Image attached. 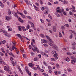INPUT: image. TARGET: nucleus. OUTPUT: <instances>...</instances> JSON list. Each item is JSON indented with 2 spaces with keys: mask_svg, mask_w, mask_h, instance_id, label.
Masks as SVG:
<instances>
[{
  "mask_svg": "<svg viewBox=\"0 0 76 76\" xmlns=\"http://www.w3.org/2000/svg\"><path fill=\"white\" fill-rule=\"evenodd\" d=\"M36 66L37 68H38V69H40V67H39V65H36Z\"/></svg>",
  "mask_w": 76,
  "mask_h": 76,
  "instance_id": "5fc2aeb1",
  "label": "nucleus"
},
{
  "mask_svg": "<svg viewBox=\"0 0 76 76\" xmlns=\"http://www.w3.org/2000/svg\"><path fill=\"white\" fill-rule=\"evenodd\" d=\"M68 70L69 72H72V69L69 68H68Z\"/></svg>",
  "mask_w": 76,
  "mask_h": 76,
  "instance_id": "cd10ccee",
  "label": "nucleus"
},
{
  "mask_svg": "<svg viewBox=\"0 0 76 76\" xmlns=\"http://www.w3.org/2000/svg\"><path fill=\"white\" fill-rule=\"evenodd\" d=\"M4 69L6 71H7V72H8L10 74H11V70H10V67L8 66L7 67L6 66H5L4 67Z\"/></svg>",
  "mask_w": 76,
  "mask_h": 76,
  "instance_id": "f257e3e1",
  "label": "nucleus"
},
{
  "mask_svg": "<svg viewBox=\"0 0 76 76\" xmlns=\"http://www.w3.org/2000/svg\"><path fill=\"white\" fill-rule=\"evenodd\" d=\"M62 12L64 15H66V13H67V12H65L64 10L63 9H62Z\"/></svg>",
  "mask_w": 76,
  "mask_h": 76,
  "instance_id": "f3484780",
  "label": "nucleus"
},
{
  "mask_svg": "<svg viewBox=\"0 0 76 76\" xmlns=\"http://www.w3.org/2000/svg\"><path fill=\"white\" fill-rule=\"evenodd\" d=\"M40 36L42 38H44V35L43 34H40Z\"/></svg>",
  "mask_w": 76,
  "mask_h": 76,
  "instance_id": "a878e982",
  "label": "nucleus"
},
{
  "mask_svg": "<svg viewBox=\"0 0 76 76\" xmlns=\"http://www.w3.org/2000/svg\"><path fill=\"white\" fill-rule=\"evenodd\" d=\"M61 28H62V29H65V27H64V26H61Z\"/></svg>",
  "mask_w": 76,
  "mask_h": 76,
  "instance_id": "774afa93",
  "label": "nucleus"
},
{
  "mask_svg": "<svg viewBox=\"0 0 76 76\" xmlns=\"http://www.w3.org/2000/svg\"><path fill=\"white\" fill-rule=\"evenodd\" d=\"M69 14H70V15H73V13L72 12L70 11V12H69Z\"/></svg>",
  "mask_w": 76,
  "mask_h": 76,
  "instance_id": "bf43d9fd",
  "label": "nucleus"
},
{
  "mask_svg": "<svg viewBox=\"0 0 76 76\" xmlns=\"http://www.w3.org/2000/svg\"><path fill=\"white\" fill-rule=\"evenodd\" d=\"M26 72H27V73L29 76H31V72H29V70L27 71H26Z\"/></svg>",
  "mask_w": 76,
  "mask_h": 76,
  "instance_id": "6e6552de",
  "label": "nucleus"
},
{
  "mask_svg": "<svg viewBox=\"0 0 76 76\" xmlns=\"http://www.w3.org/2000/svg\"><path fill=\"white\" fill-rule=\"evenodd\" d=\"M53 48L54 49H55L56 50H57V47L56 46H53Z\"/></svg>",
  "mask_w": 76,
  "mask_h": 76,
  "instance_id": "bb28decb",
  "label": "nucleus"
},
{
  "mask_svg": "<svg viewBox=\"0 0 76 76\" xmlns=\"http://www.w3.org/2000/svg\"><path fill=\"white\" fill-rule=\"evenodd\" d=\"M30 23L31 25V26L32 27V28H34V24H33V23L31 22H30Z\"/></svg>",
  "mask_w": 76,
  "mask_h": 76,
  "instance_id": "a211bd4d",
  "label": "nucleus"
},
{
  "mask_svg": "<svg viewBox=\"0 0 76 76\" xmlns=\"http://www.w3.org/2000/svg\"><path fill=\"white\" fill-rule=\"evenodd\" d=\"M12 28H10L8 29V31H12Z\"/></svg>",
  "mask_w": 76,
  "mask_h": 76,
  "instance_id": "79ce46f5",
  "label": "nucleus"
},
{
  "mask_svg": "<svg viewBox=\"0 0 76 76\" xmlns=\"http://www.w3.org/2000/svg\"><path fill=\"white\" fill-rule=\"evenodd\" d=\"M71 58L72 60H74L75 61H76V58H75V57L73 56H71Z\"/></svg>",
  "mask_w": 76,
  "mask_h": 76,
  "instance_id": "0eeeda50",
  "label": "nucleus"
},
{
  "mask_svg": "<svg viewBox=\"0 0 76 76\" xmlns=\"http://www.w3.org/2000/svg\"><path fill=\"white\" fill-rule=\"evenodd\" d=\"M35 9L36 10H37V11H38V8L37 7L35 8Z\"/></svg>",
  "mask_w": 76,
  "mask_h": 76,
  "instance_id": "8fccbe9b",
  "label": "nucleus"
},
{
  "mask_svg": "<svg viewBox=\"0 0 76 76\" xmlns=\"http://www.w3.org/2000/svg\"><path fill=\"white\" fill-rule=\"evenodd\" d=\"M44 14L45 15H47L48 14V12L47 11H45L44 12Z\"/></svg>",
  "mask_w": 76,
  "mask_h": 76,
  "instance_id": "72a5a7b5",
  "label": "nucleus"
},
{
  "mask_svg": "<svg viewBox=\"0 0 76 76\" xmlns=\"http://www.w3.org/2000/svg\"><path fill=\"white\" fill-rule=\"evenodd\" d=\"M15 62L14 61H12V63L13 66H15V64H16V61H15Z\"/></svg>",
  "mask_w": 76,
  "mask_h": 76,
  "instance_id": "4be33fe9",
  "label": "nucleus"
},
{
  "mask_svg": "<svg viewBox=\"0 0 76 76\" xmlns=\"http://www.w3.org/2000/svg\"><path fill=\"white\" fill-rule=\"evenodd\" d=\"M65 26H66V27H67L68 28L69 27V24H66L64 25Z\"/></svg>",
  "mask_w": 76,
  "mask_h": 76,
  "instance_id": "473e14b6",
  "label": "nucleus"
},
{
  "mask_svg": "<svg viewBox=\"0 0 76 76\" xmlns=\"http://www.w3.org/2000/svg\"><path fill=\"white\" fill-rule=\"evenodd\" d=\"M66 60L67 61L69 62L70 61V59H69V58L67 57L66 58Z\"/></svg>",
  "mask_w": 76,
  "mask_h": 76,
  "instance_id": "c756f323",
  "label": "nucleus"
},
{
  "mask_svg": "<svg viewBox=\"0 0 76 76\" xmlns=\"http://www.w3.org/2000/svg\"><path fill=\"white\" fill-rule=\"evenodd\" d=\"M71 62L72 64H74L75 61L74 60H72L71 61Z\"/></svg>",
  "mask_w": 76,
  "mask_h": 76,
  "instance_id": "c85d7f7f",
  "label": "nucleus"
},
{
  "mask_svg": "<svg viewBox=\"0 0 76 76\" xmlns=\"http://www.w3.org/2000/svg\"><path fill=\"white\" fill-rule=\"evenodd\" d=\"M14 16L15 17H17V13L16 12H15Z\"/></svg>",
  "mask_w": 76,
  "mask_h": 76,
  "instance_id": "de8ad7c7",
  "label": "nucleus"
},
{
  "mask_svg": "<svg viewBox=\"0 0 76 76\" xmlns=\"http://www.w3.org/2000/svg\"><path fill=\"white\" fill-rule=\"evenodd\" d=\"M44 42L45 43V44H47V41L45 40H44Z\"/></svg>",
  "mask_w": 76,
  "mask_h": 76,
  "instance_id": "338daca9",
  "label": "nucleus"
},
{
  "mask_svg": "<svg viewBox=\"0 0 76 76\" xmlns=\"http://www.w3.org/2000/svg\"><path fill=\"white\" fill-rule=\"evenodd\" d=\"M44 55L45 56V57H48V56H48V55L46 54L45 53H44Z\"/></svg>",
  "mask_w": 76,
  "mask_h": 76,
  "instance_id": "4c0bfd02",
  "label": "nucleus"
},
{
  "mask_svg": "<svg viewBox=\"0 0 76 76\" xmlns=\"http://www.w3.org/2000/svg\"><path fill=\"white\" fill-rule=\"evenodd\" d=\"M56 12L58 13H60L62 12V11H61V10H57Z\"/></svg>",
  "mask_w": 76,
  "mask_h": 76,
  "instance_id": "6ab92c4d",
  "label": "nucleus"
},
{
  "mask_svg": "<svg viewBox=\"0 0 76 76\" xmlns=\"http://www.w3.org/2000/svg\"><path fill=\"white\" fill-rule=\"evenodd\" d=\"M6 41L4 40L2 41V43L3 44H5L6 43Z\"/></svg>",
  "mask_w": 76,
  "mask_h": 76,
  "instance_id": "4d7b16f0",
  "label": "nucleus"
},
{
  "mask_svg": "<svg viewBox=\"0 0 76 76\" xmlns=\"http://www.w3.org/2000/svg\"><path fill=\"white\" fill-rule=\"evenodd\" d=\"M28 65L30 67H33L34 66V64L31 63H29Z\"/></svg>",
  "mask_w": 76,
  "mask_h": 76,
  "instance_id": "ddd939ff",
  "label": "nucleus"
},
{
  "mask_svg": "<svg viewBox=\"0 0 76 76\" xmlns=\"http://www.w3.org/2000/svg\"><path fill=\"white\" fill-rule=\"evenodd\" d=\"M56 16H57V17H60V14H57L56 15Z\"/></svg>",
  "mask_w": 76,
  "mask_h": 76,
  "instance_id": "052dcab7",
  "label": "nucleus"
},
{
  "mask_svg": "<svg viewBox=\"0 0 76 76\" xmlns=\"http://www.w3.org/2000/svg\"><path fill=\"white\" fill-rule=\"evenodd\" d=\"M48 5H49V6H51V4L50 2H48Z\"/></svg>",
  "mask_w": 76,
  "mask_h": 76,
  "instance_id": "864d4df0",
  "label": "nucleus"
},
{
  "mask_svg": "<svg viewBox=\"0 0 76 76\" xmlns=\"http://www.w3.org/2000/svg\"><path fill=\"white\" fill-rule=\"evenodd\" d=\"M53 31L55 32H56V27L55 26H53Z\"/></svg>",
  "mask_w": 76,
  "mask_h": 76,
  "instance_id": "1a4fd4ad",
  "label": "nucleus"
},
{
  "mask_svg": "<svg viewBox=\"0 0 76 76\" xmlns=\"http://www.w3.org/2000/svg\"><path fill=\"white\" fill-rule=\"evenodd\" d=\"M38 60V58H35L34 59V61H37Z\"/></svg>",
  "mask_w": 76,
  "mask_h": 76,
  "instance_id": "7c9ffc66",
  "label": "nucleus"
},
{
  "mask_svg": "<svg viewBox=\"0 0 76 76\" xmlns=\"http://www.w3.org/2000/svg\"><path fill=\"white\" fill-rule=\"evenodd\" d=\"M59 35L60 37H62V35H61V34L60 33H59Z\"/></svg>",
  "mask_w": 76,
  "mask_h": 76,
  "instance_id": "09e8293b",
  "label": "nucleus"
},
{
  "mask_svg": "<svg viewBox=\"0 0 76 76\" xmlns=\"http://www.w3.org/2000/svg\"><path fill=\"white\" fill-rule=\"evenodd\" d=\"M32 46L31 45H29V48L30 49H32Z\"/></svg>",
  "mask_w": 76,
  "mask_h": 76,
  "instance_id": "13d9d810",
  "label": "nucleus"
},
{
  "mask_svg": "<svg viewBox=\"0 0 76 76\" xmlns=\"http://www.w3.org/2000/svg\"><path fill=\"white\" fill-rule=\"evenodd\" d=\"M24 13L25 14H27V11H26L25 10L24 11Z\"/></svg>",
  "mask_w": 76,
  "mask_h": 76,
  "instance_id": "6e6d98bb",
  "label": "nucleus"
},
{
  "mask_svg": "<svg viewBox=\"0 0 76 76\" xmlns=\"http://www.w3.org/2000/svg\"><path fill=\"white\" fill-rule=\"evenodd\" d=\"M10 56H12L13 57H15V56L13 54V53H11V54H10Z\"/></svg>",
  "mask_w": 76,
  "mask_h": 76,
  "instance_id": "e2e57ef3",
  "label": "nucleus"
},
{
  "mask_svg": "<svg viewBox=\"0 0 76 76\" xmlns=\"http://www.w3.org/2000/svg\"><path fill=\"white\" fill-rule=\"evenodd\" d=\"M40 20H41L42 23H44V21L42 19H41Z\"/></svg>",
  "mask_w": 76,
  "mask_h": 76,
  "instance_id": "603ef678",
  "label": "nucleus"
},
{
  "mask_svg": "<svg viewBox=\"0 0 76 76\" xmlns=\"http://www.w3.org/2000/svg\"><path fill=\"white\" fill-rule=\"evenodd\" d=\"M46 38L48 39V40L50 42H52V43H53L54 42H53L51 39L50 38V37L48 36H46Z\"/></svg>",
  "mask_w": 76,
  "mask_h": 76,
  "instance_id": "20e7f679",
  "label": "nucleus"
},
{
  "mask_svg": "<svg viewBox=\"0 0 76 76\" xmlns=\"http://www.w3.org/2000/svg\"><path fill=\"white\" fill-rule=\"evenodd\" d=\"M1 50L2 52L3 53H5V51H4V49L3 48H1Z\"/></svg>",
  "mask_w": 76,
  "mask_h": 76,
  "instance_id": "ea45409f",
  "label": "nucleus"
},
{
  "mask_svg": "<svg viewBox=\"0 0 76 76\" xmlns=\"http://www.w3.org/2000/svg\"><path fill=\"white\" fill-rule=\"evenodd\" d=\"M17 18L18 19V20H19V21H20V22H23V20H22V19H21L20 18V17H19V16H18Z\"/></svg>",
  "mask_w": 76,
  "mask_h": 76,
  "instance_id": "39448f33",
  "label": "nucleus"
},
{
  "mask_svg": "<svg viewBox=\"0 0 76 76\" xmlns=\"http://www.w3.org/2000/svg\"><path fill=\"white\" fill-rule=\"evenodd\" d=\"M51 60L52 61H55V59H54V58H52L51 59Z\"/></svg>",
  "mask_w": 76,
  "mask_h": 76,
  "instance_id": "a19ab883",
  "label": "nucleus"
},
{
  "mask_svg": "<svg viewBox=\"0 0 76 76\" xmlns=\"http://www.w3.org/2000/svg\"><path fill=\"white\" fill-rule=\"evenodd\" d=\"M15 48V45H12V48H10V51H12L13 50H14Z\"/></svg>",
  "mask_w": 76,
  "mask_h": 76,
  "instance_id": "7ed1b4c3",
  "label": "nucleus"
},
{
  "mask_svg": "<svg viewBox=\"0 0 76 76\" xmlns=\"http://www.w3.org/2000/svg\"><path fill=\"white\" fill-rule=\"evenodd\" d=\"M72 9L70 8H69V10H72V12H76V11L75 10V7L73 5H72Z\"/></svg>",
  "mask_w": 76,
  "mask_h": 76,
  "instance_id": "f03ea898",
  "label": "nucleus"
},
{
  "mask_svg": "<svg viewBox=\"0 0 76 76\" xmlns=\"http://www.w3.org/2000/svg\"><path fill=\"white\" fill-rule=\"evenodd\" d=\"M45 9V8L44 7H42L41 9V10L42 11H43V10H44Z\"/></svg>",
  "mask_w": 76,
  "mask_h": 76,
  "instance_id": "680f3d73",
  "label": "nucleus"
},
{
  "mask_svg": "<svg viewBox=\"0 0 76 76\" xmlns=\"http://www.w3.org/2000/svg\"><path fill=\"white\" fill-rule=\"evenodd\" d=\"M66 54H67V55H72V53H67H67H66Z\"/></svg>",
  "mask_w": 76,
  "mask_h": 76,
  "instance_id": "c9c22d12",
  "label": "nucleus"
},
{
  "mask_svg": "<svg viewBox=\"0 0 76 76\" xmlns=\"http://www.w3.org/2000/svg\"><path fill=\"white\" fill-rule=\"evenodd\" d=\"M42 45L43 46H45V47H48V45L45 44H44Z\"/></svg>",
  "mask_w": 76,
  "mask_h": 76,
  "instance_id": "393cba45",
  "label": "nucleus"
},
{
  "mask_svg": "<svg viewBox=\"0 0 76 76\" xmlns=\"http://www.w3.org/2000/svg\"><path fill=\"white\" fill-rule=\"evenodd\" d=\"M29 28H30V26L29 24H28L27 26L26 27V29L27 30H28V29H29Z\"/></svg>",
  "mask_w": 76,
  "mask_h": 76,
  "instance_id": "2eb2a0df",
  "label": "nucleus"
},
{
  "mask_svg": "<svg viewBox=\"0 0 76 76\" xmlns=\"http://www.w3.org/2000/svg\"><path fill=\"white\" fill-rule=\"evenodd\" d=\"M35 4L37 6H39V4H38V3L36 2L35 3Z\"/></svg>",
  "mask_w": 76,
  "mask_h": 76,
  "instance_id": "3c124183",
  "label": "nucleus"
},
{
  "mask_svg": "<svg viewBox=\"0 0 76 76\" xmlns=\"http://www.w3.org/2000/svg\"><path fill=\"white\" fill-rule=\"evenodd\" d=\"M18 69L20 72L21 73H22V70H21V69H20V67H19Z\"/></svg>",
  "mask_w": 76,
  "mask_h": 76,
  "instance_id": "2f4dec72",
  "label": "nucleus"
},
{
  "mask_svg": "<svg viewBox=\"0 0 76 76\" xmlns=\"http://www.w3.org/2000/svg\"><path fill=\"white\" fill-rule=\"evenodd\" d=\"M8 15H10V14H11V11H10V10L9 9L8 10Z\"/></svg>",
  "mask_w": 76,
  "mask_h": 76,
  "instance_id": "b1692460",
  "label": "nucleus"
},
{
  "mask_svg": "<svg viewBox=\"0 0 76 76\" xmlns=\"http://www.w3.org/2000/svg\"><path fill=\"white\" fill-rule=\"evenodd\" d=\"M2 63H3V64H4V65H5V64H6V63H5V62H3V60L2 59H0V64H2Z\"/></svg>",
  "mask_w": 76,
  "mask_h": 76,
  "instance_id": "423d86ee",
  "label": "nucleus"
},
{
  "mask_svg": "<svg viewBox=\"0 0 76 76\" xmlns=\"http://www.w3.org/2000/svg\"><path fill=\"white\" fill-rule=\"evenodd\" d=\"M51 43H50V44H49L50 45V46H53V43H52V42H51Z\"/></svg>",
  "mask_w": 76,
  "mask_h": 76,
  "instance_id": "e433bc0d",
  "label": "nucleus"
},
{
  "mask_svg": "<svg viewBox=\"0 0 76 76\" xmlns=\"http://www.w3.org/2000/svg\"><path fill=\"white\" fill-rule=\"evenodd\" d=\"M26 72H27V71H28L29 70H28V67L27 66H26Z\"/></svg>",
  "mask_w": 76,
  "mask_h": 76,
  "instance_id": "f704fd0d",
  "label": "nucleus"
},
{
  "mask_svg": "<svg viewBox=\"0 0 76 76\" xmlns=\"http://www.w3.org/2000/svg\"><path fill=\"white\" fill-rule=\"evenodd\" d=\"M73 33L74 34L75 36L76 37V33L75 32V31H73Z\"/></svg>",
  "mask_w": 76,
  "mask_h": 76,
  "instance_id": "a18cd8bd",
  "label": "nucleus"
},
{
  "mask_svg": "<svg viewBox=\"0 0 76 76\" xmlns=\"http://www.w3.org/2000/svg\"><path fill=\"white\" fill-rule=\"evenodd\" d=\"M20 15L23 18H25V15H23L22 13H20Z\"/></svg>",
  "mask_w": 76,
  "mask_h": 76,
  "instance_id": "aec40b11",
  "label": "nucleus"
},
{
  "mask_svg": "<svg viewBox=\"0 0 76 76\" xmlns=\"http://www.w3.org/2000/svg\"><path fill=\"white\" fill-rule=\"evenodd\" d=\"M6 19L7 20H9V19H11V18L10 17L7 16L6 17Z\"/></svg>",
  "mask_w": 76,
  "mask_h": 76,
  "instance_id": "dca6fc26",
  "label": "nucleus"
},
{
  "mask_svg": "<svg viewBox=\"0 0 76 76\" xmlns=\"http://www.w3.org/2000/svg\"><path fill=\"white\" fill-rule=\"evenodd\" d=\"M17 36L18 37H19V38L20 39H22V36H21V35L19 34H17Z\"/></svg>",
  "mask_w": 76,
  "mask_h": 76,
  "instance_id": "9b49d317",
  "label": "nucleus"
},
{
  "mask_svg": "<svg viewBox=\"0 0 76 76\" xmlns=\"http://www.w3.org/2000/svg\"><path fill=\"white\" fill-rule=\"evenodd\" d=\"M73 33L74 34L75 36L76 37V33L75 32V31H73Z\"/></svg>",
  "mask_w": 76,
  "mask_h": 76,
  "instance_id": "c03bdc74",
  "label": "nucleus"
},
{
  "mask_svg": "<svg viewBox=\"0 0 76 76\" xmlns=\"http://www.w3.org/2000/svg\"><path fill=\"white\" fill-rule=\"evenodd\" d=\"M73 33L74 34L75 36L76 37V33L75 32V31H73Z\"/></svg>",
  "mask_w": 76,
  "mask_h": 76,
  "instance_id": "49530a36",
  "label": "nucleus"
},
{
  "mask_svg": "<svg viewBox=\"0 0 76 76\" xmlns=\"http://www.w3.org/2000/svg\"><path fill=\"white\" fill-rule=\"evenodd\" d=\"M48 68L49 69V70H51V69H52V68H51V66H48Z\"/></svg>",
  "mask_w": 76,
  "mask_h": 76,
  "instance_id": "37998d69",
  "label": "nucleus"
},
{
  "mask_svg": "<svg viewBox=\"0 0 76 76\" xmlns=\"http://www.w3.org/2000/svg\"><path fill=\"white\" fill-rule=\"evenodd\" d=\"M18 29L19 31H22V29H21V28H22V26H18Z\"/></svg>",
  "mask_w": 76,
  "mask_h": 76,
  "instance_id": "9d476101",
  "label": "nucleus"
},
{
  "mask_svg": "<svg viewBox=\"0 0 76 76\" xmlns=\"http://www.w3.org/2000/svg\"><path fill=\"white\" fill-rule=\"evenodd\" d=\"M36 51L37 53H39V50L37 49L36 50H35Z\"/></svg>",
  "mask_w": 76,
  "mask_h": 76,
  "instance_id": "69168bd1",
  "label": "nucleus"
},
{
  "mask_svg": "<svg viewBox=\"0 0 76 76\" xmlns=\"http://www.w3.org/2000/svg\"><path fill=\"white\" fill-rule=\"evenodd\" d=\"M0 31L1 32H3V33H7V32L6 31H3V29H1V28H0Z\"/></svg>",
  "mask_w": 76,
  "mask_h": 76,
  "instance_id": "4468645a",
  "label": "nucleus"
},
{
  "mask_svg": "<svg viewBox=\"0 0 76 76\" xmlns=\"http://www.w3.org/2000/svg\"><path fill=\"white\" fill-rule=\"evenodd\" d=\"M21 28L23 31H26V29L24 26H21Z\"/></svg>",
  "mask_w": 76,
  "mask_h": 76,
  "instance_id": "f8f14e48",
  "label": "nucleus"
},
{
  "mask_svg": "<svg viewBox=\"0 0 76 76\" xmlns=\"http://www.w3.org/2000/svg\"><path fill=\"white\" fill-rule=\"evenodd\" d=\"M43 63L45 65V66H47V63L46 62H44Z\"/></svg>",
  "mask_w": 76,
  "mask_h": 76,
  "instance_id": "0e129e2a",
  "label": "nucleus"
},
{
  "mask_svg": "<svg viewBox=\"0 0 76 76\" xmlns=\"http://www.w3.org/2000/svg\"><path fill=\"white\" fill-rule=\"evenodd\" d=\"M43 75H44V76H48V74H47L46 73H44L43 74Z\"/></svg>",
  "mask_w": 76,
  "mask_h": 76,
  "instance_id": "58836bf2",
  "label": "nucleus"
},
{
  "mask_svg": "<svg viewBox=\"0 0 76 76\" xmlns=\"http://www.w3.org/2000/svg\"><path fill=\"white\" fill-rule=\"evenodd\" d=\"M68 3V2H67V1H63V3H64V4H66Z\"/></svg>",
  "mask_w": 76,
  "mask_h": 76,
  "instance_id": "5701e85b",
  "label": "nucleus"
},
{
  "mask_svg": "<svg viewBox=\"0 0 76 76\" xmlns=\"http://www.w3.org/2000/svg\"><path fill=\"white\" fill-rule=\"evenodd\" d=\"M0 5L1 6V7H4V6L2 2H0Z\"/></svg>",
  "mask_w": 76,
  "mask_h": 76,
  "instance_id": "412c9836",
  "label": "nucleus"
}]
</instances>
